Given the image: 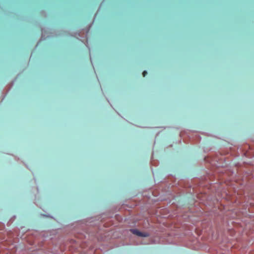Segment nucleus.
Listing matches in <instances>:
<instances>
[{"mask_svg": "<svg viewBox=\"0 0 254 254\" xmlns=\"http://www.w3.org/2000/svg\"><path fill=\"white\" fill-rule=\"evenodd\" d=\"M130 231L133 234L137 236H140V237H148L149 236V234L147 233H142L140 231H139L137 229H131Z\"/></svg>", "mask_w": 254, "mask_h": 254, "instance_id": "f257e3e1", "label": "nucleus"}, {"mask_svg": "<svg viewBox=\"0 0 254 254\" xmlns=\"http://www.w3.org/2000/svg\"><path fill=\"white\" fill-rule=\"evenodd\" d=\"M142 74H143V76L144 77H145V76H146V75L147 74V71H144L143 72Z\"/></svg>", "mask_w": 254, "mask_h": 254, "instance_id": "f03ea898", "label": "nucleus"}]
</instances>
